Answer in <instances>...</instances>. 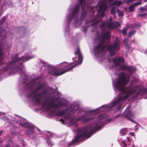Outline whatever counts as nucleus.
I'll return each instance as SVG.
<instances>
[{
  "instance_id": "13",
  "label": "nucleus",
  "mask_w": 147,
  "mask_h": 147,
  "mask_svg": "<svg viewBox=\"0 0 147 147\" xmlns=\"http://www.w3.org/2000/svg\"><path fill=\"white\" fill-rule=\"evenodd\" d=\"M110 33L109 32H108L106 33L104 36V37L105 38L107 39H109V38L110 36Z\"/></svg>"
},
{
  "instance_id": "23",
  "label": "nucleus",
  "mask_w": 147,
  "mask_h": 147,
  "mask_svg": "<svg viewBox=\"0 0 147 147\" xmlns=\"http://www.w3.org/2000/svg\"><path fill=\"white\" fill-rule=\"evenodd\" d=\"M10 143H8V144H6L5 147H10Z\"/></svg>"
},
{
  "instance_id": "2",
  "label": "nucleus",
  "mask_w": 147,
  "mask_h": 147,
  "mask_svg": "<svg viewBox=\"0 0 147 147\" xmlns=\"http://www.w3.org/2000/svg\"><path fill=\"white\" fill-rule=\"evenodd\" d=\"M116 39L117 41L114 43L113 45L110 47L106 46L105 47L103 45H99L97 47L95 48V50L98 53L105 50V48H107L110 51L111 55H113L115 53L114 52H113V51L114 50H118L119 49V42H117L118 40V38H116Z\"/></svg>"
},
{
  "instance_id": "18",
  "label": "nucleus",
  "mask_w": 147,
  "mask_h": 147,
  "mask_svg": "<svg viewBox=\"0 0 147 147\" xmlns=\"http://www.w3.org/2000/svg\"><path fill=\"white\" fill-rule=\"evenodd\" d=\"M135 33V32L134 31H131L129 32V35L130 37H131Z\"/></svg>"
},
{
  "instance_id": "28",
  "label": "nucleus",
  "mask_w": 147,
  "mask_h": 147,
  "mask_svg": "<svg viewBox=\"0 0 147 147\" xmlns=\"http://www.w3.org/2000/svg\"><path fill=\"white\" fill-rule=\"evenodd\" d=\"M130 134L132 136H134V134L133 133H130Z\"/></svg>"
},
{
  "instance_id": "32",
  "label": "nucleus",
  "mask_w": 147,
  "mask_h": 147,
  "mask_svg": "<svg viewBox=\"0 0 147 147\" xmlns=\"http://www.w3.org/2000/svg\"><path fill=\"white\" fill-rule=\"evenodd\" d=\"M7 69V68H6V69H4V70L6 71Z\"/></svg>"
},
{
  "instance_id": "4",
  "label": "nucleus",
  "mask_w": 147,
  "mask_h": 147,
  "mask_svg": "<svg viewBox=\"0 0 147 147\" xmlns=\"http://www.w3.org/2000/svg\"><path fill=\"white\" fill-rule=\"evenodd\" d=\"M129 79H128L127 81L126 80L125 74H124L123 77L119 81L117 82V85L116 87L119 89L122 90V88L125 86V84L127 83Z\"/></svg>"
},
{
  "instance_id": "37",
  "label": "nucleus",
  "mask_w": 147,
  "mask_h": 147,
  "mask_svg": "<svg viewBox=\"0 0 147 147\" xmlns=\"http://www.w3.org/2000/svg\"><path fill=\"white\" fill-rule=\"evenodd\" d=\"M61 119H60V121H61Z\"/></svg>"
},
{
  "instance_id": "14",
  "label": "nucleus",
  "mask_w": 147,
  "mask_h": 147,
  "mask_svg": "<svg viewBox=\"0 0 147 147\" xmlns=\"http://www.w3.org/2000/svg\"><path fill=\"white\" fill-rule=\"evenodd\" d=\"M117 8L115 7H112V8L111 9V13H113V14H115V10H117Z\"/></svg>"
},
{
  "instance_id": "20",
  "label": "nucleus",
  "mask_w": 147,
  "mask_h": 147,
  "mask_svg": "<svg viewBox=\"0 0 147 147\" xmlns=\"http://www.w3.org/2000/svg\"><path fill=\"white\" fill-rule=\"evenodd\" d=\"M140 4H141L140 2H138L136 3L134 5H133L134 6H136L140 5Z\"/></svg>"
},
{
  "instance_id": "30",
  "label": "nucleus",
  "mask_w": 147,
  "mask_h": 147,
  "mask_svg": "<svg viewBox=\"0 0 147 147\" xmlns=\"http://www.w3.org/2000/svg\"><path fill=\"white\" fill-rule=\"evenodd\" d=\"M127 139L128 140V141H129V138L127 137Z\"/></svg>"
},
{
  "instance_id": "6",
  "label": "nucleus",
  "mask_w": 147,
  "mask_h": 147,
  "mask_svg": "<svg viewBox=\"0 0 147 147\" xmlns=\"http://www.w3.org/2000/svg\"><path fill=\"white\" fill-rule=\"evenodd\" d=\"M124 61V59L122 58H113V61L115 64V66H117L118 62L119 63L123 62Z\"/></svg>"
},
{
  "instance_id": "21",
  "label": "nucleus",
  "mask_w": 147,
  "mask_h": 147,
  "mask_svg": "<svg viewBox=\"0 0 147 147\" xmlns=\"http://www.w3.org/2000/svg\"><path fill=\"white\" fill-rule=\"evenodd\" d=\"M135 1V0H127L126 2V3H131Z\"/></svg>"
},
{
  "instance_id": "17",
  "label": "nucleus",
  "mask_w": 147,
  "mask_h": 147,
  "mask_svg": "<svg viewBox=\"0 0 147 147\" xmlns=\"http://www.w3.org/2000/svg\"><path fill=\"white\" fill-rule=\"evenodd\" d=\"M134 7L133 5H131L129 7V11L131 12L133 11L134 10Z\"/></svg>"
},
{
  "instance_id": "8",
  "label": "nucleus",
  "mask_w": 147,
  "mask_h": 147,
  "mask_svg": "<svg viewBox=\"0 0 147 147\" xmlns=\"http://www.w3.org/2000/svg\"><path fill=\"white\" fill-rule=\"evenodd\" d=\"M5 113H0V118L3 119L5 121H8V118L5 116Z\"/></svg>"
},
{
  "instance_id": "27",
  "label": "nucleus",
  "mask_w": 147,
  "mask_h": 147,
  "mask_svg": "<svg viewBox=\"0 0 147 147\" xmlns=\"http://www.w3.org/2000/svg\"><path fill=\"white\" fill-rule=\"evenodd\" d=\"M3 132V130H1L0 131V136L2 134Z\"/></svg>"
},
{
  "instance_id": "12",
  "label": "nucleus",
  "mask_w": 147,
  "mask_h": 147,
  "mask_svg": "<svg viewBox=\"0 0 147 147\" xmlns=\"http://www.w3.org/2000/svg\"><path fill=\"white\" fill-rule=\"evenodd\" d=\"M120 133L122 135H125L127 133V130L125 129H122L120 131Z\"/></svg>"
},
{
  "instance_id": "33",
  "label": "nucleus",
  "mask_w": 147,
  "mask_h": 147,
  "mask_svg": "<svg viewBox=\"0 0 147 147\" xmlns=\"http://www.w3.org/2000/svg\"><path fill=\"white\" fill-rule=\"evenodd\" d=\"M112 0H109V1H110V2Z\"/></svg>"
},
{
  "instance_id": "34",
  "label": "nucleus",
  "mask_w": 147,
  "mask_h": 147,
  "mask_svg": "<svg viewBox=\"0 0 147 147\" xmlns=\"http://www.w3.org/2000/svg\"><path fill=\"white\" fill-rule=\"evenodd\" d=\"M144 1H147V0H144Z\"/></svg>"
},
{
  "instance_id": "5",
  "label": "nucleus",
  "mask_w": 147,
  "mask_h": 147,
  "mask_svg": "<svg viewBox=\"0 0 147 147\" xmlns=\"http://www.w3.org/2000/svg\"><path fill=\"white\" fill-rule=\"evenodd\" d=\"M99 10L98 13H100L101 16H103L105 13V11L107 9V6L106 3H103L100 5Z\"/></svg>"
},
{
  "instance_id": "22",
  "label": "nucleus",
  "mask_w": 147,
  "mask_h": 147,
  "mask_svg": "<svg viewBox=\"0 0 147 147\" xmlns=\"http://www.w3.org/2000/svg\"><path fill=\"white\" fill-rule=\"evenodd\" d=\"M115 23H116V27H118L119 26L120 24L118 22H115Z\"/></svg>"
},
{
  "instance_id": "10",
  "label": "nucleus",
  "mask_w": 147,
  "mask_h": 147,
  "mask_svg": "<svg viewBox=\"0 0 147 147\" xmlns=\"http://www.w3.org/2000/svg\"><path fill=\"white\" fill-rule=\"evenodd\" d=\"M62 65L63 68H66L69 67L70 65V64L66 62H63L61 63Z\"/></svg>"
},
{
  "instance_id": "25",
  "label": "nucleus",
  "mask_w": 147,
  "mask_h": 147,
  "mask_svg": "<svg viewBox=\"0 0 147 147\" xmlns=\"http://www.w3.org/2000/svg\"><path fill=\"white\" fill-rule=\"evenodd\" d=\"M128 40L127 38H125L124 39V41L125 42H127L128 41Z\"/></svg>"
},
{
  "instance_id": "31",
  "label": "nucleus",
  "mask_w": 147,
  "mask_h": 147,
  "mask_svg": "<svg viewBox=\"0 0 147 147\" xmlns=\"http://www.w3.org/2000/svg\"><path fill=\"white\" fill-rule=\"evenodd\" d=\"M140 9H143V10H144V9H143V8H142V7H141L140 8Z\"/></svg>"
},
{
  "instance_id": "36",
  "label": "nucleus",
  "mask_w": 147,
  "mask_h": 147,
  "mask_svg": "<svg viewBox=\"0 0 147 147\" xmlns=\"http://www.w3.org/2000/svg\"><path fill=\"white\" fill-rule=\"evenodd\" d=\"M146 53H147V50H146Z\"/></svg>"
},
{
  "instance_id": "16",
  "label": "nucleus",
  "mask_w": 147,
  "mask_h": 147,
  "mask_svg": "<svg viewBox=\"0 0 147 147\" xmlns=\"http://www.w3.org/2000/svg\"><path fill=\"white\" fill-rule=\"evenodd\" d=\"M14 57H15V58H13V59H12L13 61H12V62L10 63L11 65H12V64H12V63H13V60H14V61H13L14 63H15L16 61H18V57H17V56L16 55H14Z\"/></svg>"
},
{
  "instance_id": "24",
  "label": "nucleus",
  "mask_w": 147,
  "mask_h": 147,
  "mask_svg": "<svg viewBox=\"0 0 147 147\" xmlns=\"http://www.w3.org/2000/svg\"><path fill=\"white\" fill-rule=\"evenodd\" d=\"M5 20V18L4 17L3 18H2L1 20V21L2 22H4V21Z\"/></svg>"
},
{
  "instance_id": "1",
  "label": "nucleus",
  "mask_w": 147,
  "mask_h": 147,
  "mask_svg": "<svg viewBox=\"0 0 147 147\" xmlns=\"http://www.w3.org/2000/svg\"><path fill=\"white\" fill-rule=\"evenodd\" d=\"M97 127V126L93 127L91 125H89L86 127L83 128L81 130V133L77 134L73 142H76L80 141L86 136L88 138H89L90 136H88V134H90V135H92L94 130H98L99 129Z\"/></svg>"
},
{
  "instance_id": "15",
  "label": "nucleus",
  "mask_w": 147,
  "mask_h": 147,
  "mask_svg": "<svg viewBox=\"0 0 147 147\" xmlns=\"http://www.w3.org/2000/svg\"><path fill=\"white\" fill-rule=\"evenodd\" d=\"M117 12L118 13V15L119 16H122L123 15V13L122 11H121L119 9H117Z\"/></svg>"
},
{
  "instance_id": "9",
  "label": "nucleus",
  "mask_w": 147,
  "mask_h": 147,
  "mask_svg": "<svg viewBox=\"0 0 147 147\" xmlns=\"http://www.w3.org/2000/svg\"><path fill=\"white\" fill-rule=\"evenodd\" d=\"M109 20H110V23L108 24V26H109L110 28H113L114 27L113 26V18L112 17H110L109 18Z\"/></svg>"
},
{
  "instance_id": "35",
  "label": "nucleus",
  "mask_w": 147,
  "mask_h": 147,
  "mask_svg": "<svg viewBox=\"0 0 147 147\" xmlns=\"http://www.w3.org/2000/svg\"><path fill=\"white\" fill-rule=\"evenodd\" d=\"M146 92L147 93V90H146Z\"/></svg>"
},
{
  "instance_id": "29",
  "label": "nucleus",
  "mask_w": 147,
  "mask_h": 147,
  "mask_svg": "<svg viewBox=\"0 0 147 147\" xmlns=\"http://www.w3.org/2000/svg\"><path fill=\"white\" fill-rule=\"evenodd\" d=\"M27 60H28V59H23V61H27Z\"/></svg>"
},
{
  "instance_id": "3",
  "label": "nucleus",
  "mask_w": 147,
  "mask_h": 147,
  "mask_svg": "<svg viewBox=\"0 0 147 147\" xmlns=\"http://www.w3.org/2000/svg\"><path fill=\"white\" fill-rule=\"evenodd\" d=\"M77 54L79 55L78 59L80 60V62L79 63H78L76 65H74L73 67H69V68H68L67 69L63 71H61L60 70H55L54 71L53 73L52 74L56 76H58L61 75L66 72L69 71L76 65L81 64L83 58L82 56L80 55L78 51Z\"/></svg>"
},
{
  "instance_id": "7",
  "label": "nucleus",
  "mask_w": 147,
  "mask_h": 147,
  "mask_svg": "<svg viewBox=\"0 0 147 147\" xmlns=\"http://www.w3.org/2000/svg\"><path fill=\"white\" fill-rule=\"evenodd\" d=\"M124 92H127V94H126L125 96L123 98H119L120 100H125L127 98L129 97L130 96V95L132 93L131 92V91L130 90H128V91L125 90V91H124Z\"/></svg>"
},
{
  "instance_id": "11",
  "label": "nucleus",
  "mask_w": 147,
  "mask_h": 147,
  "mask_svg": "<svg viewBox=\"0 0 147 147\" xmlns=\"http://www.w3.org/2000/svg\"><path fill=\"white\" fill-rule=\"evenodd\" d=\"M112 5H117L119 6L121 4V2L119 1H114L112 4Z\"/></svg>"
},
{
  "instance_id": "38",
  "label": "nucleus",
  "mask_w": 147,
  "mask_h": 147,
  "mask_svg": "<svg viewBox=\"0 0 147 147\" xmlns=\"http://www.w3.org/2000/svg\"><path fill=\"white\" fill-rule=\"evenodd\" d=\"M10 65V64H9V65H8V66H10V65Z\"/></svg>"
},
{
  "instance_id": "19",
  "label": "nucleus",
  "mask_w": 147,
  "mask_h": 147,
  "mask_svg": "<svg viewBox=\"0 0 147 147\" xmlns=\"http://www.w3.org/2000/svg\"><path fill=\"white\" fill-rule=\"evenodd\" d=\"M127 29L126 28H123L122 30V33L124 35H125L126 33Z\"/></svg>"
},
{
  "instance_id": "26",
  "label": "nucleus",
  "mask_w": 147,
  "mask_h": 147,
  "mask_svg": "<svg viewBox=\"0 0 147 147\" xmlns=\"http://www.w3.org/2000/svg\"><path fill=\"white\" fill-rule=\"evenodd\" d=\"M2 55V51L1 50H0V57Z\"/></svg>"
}]
</instances>
